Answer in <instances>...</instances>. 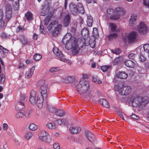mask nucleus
Instances as JSON below:
<instances>
[{
    "instance_id": "nucleus-1",
    "label": "nucleus",
    "mask_w": 149,
    "mask_h": 149,
    "mask_svg": "<svg viewBox=\"0 0 149 149\" xmlns=\"http://www.w3.org/2000/svg\"><path fill=\"white\" fill-rule=\"evenodd\" d=\"M62 42L65 44V48L67 50L72 49V54H78L80 49L78 45V41L76 38L69 33H67L64 36Z\"/></svg>"
},
{
    "instance_id": "nucleus-2",
    "label": "nucleus",
    "mask_w": 149,
    "mask_h": 149,
    "mask_svg": "<svg viewBox=\"0 0 149 149\" xmlns=\"http://www.w3.org/2000/svg\"><path fill=\"white\" fill-rule=\"evenodd\" d=\"M38 86L40 87V92L41 95L37 97V104L39 108L42 107L43 102L44 99L46 100L49 94V88L45 81L44 80L39 81L37 84Z\"/></svg>"
},
{
    "instance_id": "nucleus-3",
    "label": "nucleus",
    "mask_w": 149,
    "mask_h": 149,
    "mask_svg": "<svg viewBox=\"0 0 149 149\" xmlns=\"http://www.w3.org/2000/svg\"><path fill=\"white\" fill-rule=\"evenodd\" d=\"M12 7L10 4L6 6L5 15L4 16L3 11L0 10V29L3 28L5 23H6L12 17Z\"/></svg>"
},
{
    "instance_id": "nucleus-4",
    "label": "nucleus",
    "mask_w": 149,
    "mask_h": 149,
    "mask_svg": "<svg viewBox=\"0 0 149 149\" xmlns=\"http://www.w3.org/2000/svg\"><path fill=\"white\" fill-rule=\"evenodd\" d=\"M84 78H86V77L83 76ZM77 91L81 94H83L86 93L89 88L88 82L84 79L80 80L79 82L76 87Z\"/></svg>"
},
{
    "instance_id": "nucleus-5",
    "label": "nucleus",
    "mask_w": 149,
    "mask_h": 149,
    "mask_svg": "<svg viewBox=\"0 0 149 149\" xmlns=\"http://www.w3.org/2000/svg\"><path fill=\"white\" fill-rule=\"evenodd\" d=\"M146 97H144L143 100H145L144 101L143 100L142 97L141 96H137L136 95H130L128 98V100L131 102L132 105L135 104L136 105V106L138 105H140L142 104L143 102L144 103V104H147L149 101V99L147 98L146 99Z\"/></svg>"
},
{
    "instance_id": "nucleus-6",
    "label": "nucleus",
    "mask_w": 149,
    "mask_h": 149,
    "mask_svg": "<svg viewBox=\"0 0 149 149\" xmlns=\"http://www.w3.org/2000/svg\"><path fill=\"white\" fill-rule=\"evenodd\" d=\"M39 139L42 142L50 143L52 140L48 133L43 130H40L38 133Z\"/></svg>"
},
{
    "instance_id": "nucleus-7",
    "label": "nucleus",
    "mask_w": 149,
    "mask_h": 149,
    "mask_svg": "<svg viewBox=\"0 0 149 149\" xmlns=\"http://www.w3.org/2000/svg\"><path fill=\"white\" fill-rule=\"evenodd\" d=\"M53 51L54 53L58 56V58L60 61L68 63H70V61L69 60L63 58L62 52L58 47H54L53 48Z\"/></svg>"
},
{
    "instance_id": "nucleus-8",
    "label": "nucleus",
    "mask_w": 149,
    "mask_h": 149,
    "mask_svg": "<svg viewBox=\"0 0 149 149\" xmlns=\"http://www.w3.org/2000/svg\"><path fill=\"white\" fill-rule=\"evenodd\" d=\"M25 95L21 94L20 96V99L17 104L16 107L20 109L24 108L25 105Z\"/></svg>"
},
{
    "instance_id": "nucleus-9",
    "label": "nucleus",
    "mask_w": 149,
    "mask_h": 149,
    "mask_svg": "<svg viewBox=\"0 0 149 149\" xmlns=\"http://www.w3.org/2000/svg\"><path fill=\"white\" fill-rule=\"evenodd\" d=\"M147 29L146 25L143 22H141L138 28V31L142 34H145L147 31Z\"/></svg>"
},
{
    "instance_id": "nucleus-10",
    "label": "nucleus",
    "mask_w": 149,
    "mask_h": 149,
    "mask_svg": "<svg viewBox=\"0 0 149 149\" xmlns=\"http://www.w3.org/2000/svg\"><path fill=\"white\" fill-rule=\"evenodd\" d=\"M36 92L34 90H32L30 92L29 97V101L33 104H35L37 102L36 100ZM38 105V104H37Z\"/></svg>"
},
{
    "instance_id": "nucleus-11",
    "label": "nucleus",
    "mask_w": 149,
    "mask_h": 149,
    "mask_svg": "<svg viewBox=\"0 0 149 149\" xmlns=\"http://www.w3.org/2000/svg\"><path fill=\"white\" fill-rule=\"evenodd\" d=\"M131 87L129 86H125L122 88L121 91H120V94L123 95H127L131 91Z\"/></svg>"
},
{
    "instance_id": "nucleus-12",
    "label": "nucleus",
    "mask_w": 149,
    "mask_h": 149,
    "mask_svg": "<svg viewBox=\"0 0 149 149\" xmlns=\"http://www.w3.org/2000/svg\"><path fill=\"white\" fill-rule=\"evenodd\" d=\"M50 6L49 3L42 6V8L40 13V15L45 16L47 14L49 11Z\"/></svg>"
},
{
    "instance_id": "nucleus-13",
    "label": "nucleus",
    "mask_w": 149,
    "mask_h": 149,
    "mask_svg": "<svg viewBox=\"0 0 149 149\" xmlns=\"http://www.w3.org/2000/svg\"><path fill=\"white\" fill-rule=\"evenodd\" d=\"M69 8L70 11L73 14H75L79 12L77 6L73 3L72 2L70 3Z\"/></svg>"
},
{
    "instance_id": "nucleus-14",
    "label": "nucleus",
    "mask_w": 149,
    "mask_h": 149,
    "mask_svg": "<svg viewBox=\"0 0 149 149\" xmlns=\"http://www.w3.org/2000/svg\"><path fill=\"white\" fill-rule=\"evenodd\" d=\"M137 19L136 15L135 14H132L131 16L129 22L130 25L132 26H134L136 24V22Z\"/></svg>"
},
{
    "instance_id": "nucleus-15",
    "label": "nucleus",
    "mask_w": 149,
    "mask_h": 149,
    "mask_svg": "<svg viewBox=\"0 0 149 149\" xmlns=\"http://www.w3.org/2000/svg\"><path fill=\"white\" fill-rule=\"evenodd\" d=\"M69 130L72 134H76L80 131L81 129L79 127H78L71 126L70 127Z\"/></svg>"
},
{
    "instance_id": "nucleus-16",
    "label": "nucleus",
    "mask_w": 149,
    "mask_h": 149,
    "mask_svg": "<svg viewBox=\"0 0 149 149\" xmlns=\"http://www.w3.org/2000/svg\"><path fill=\"white\" fill-rule=\"evenodd\" d=\"M62 25L61 24H58L54 29L52 34L54 36H56L59 33L61 30Z\"/></svg>"
},
{
    "instance_id": "nucleus-17",
    "label": "nucleus",
    "mask_w": 149,
    "mask_h": 149,
    "mask_svg": "<svg viewBox=\"0 0 149 149\" xmlns=\"http://www.w3.org/2000/svg\"><path fill=\"white\" fill-rule=\"evenodd\" d=\"M137 36V34L136 32H132L129 34L128 38L130 42H134L136 40Z\"/></svg>"
},
{
    "instance_id": "nucleus-18",
    "label": "nucleus",
    "mask_w": 149,
    "mask_h": 149,
    "mask_svg": "<svg viewBox=\"0 0 149 149\" xmlns=\"http://www.w3.org/2000/svg\"><path fill=\"white\" fill-rule=\"evenodd\" d=\"M85 133L88 140L92 142L94 139V135L91 132L88 131H86Z\"/></svg>"
},
{
    "instance_id": "nucleus-19",
    "label": "nucleus",
    "mask_w": 149,
    "mask_h": 149,
    "mask_svg": "<svg viewBox=\"0 0 149 149\" xmlns=\"http://www.w3.org/2000/svg\"><path fill=\"white\" fill-rule=\"evenodd\" d=\"M70 22V16L69 14H67L64 17L63 20L64 26L66 27L69 24Z\"/></svg>"
},
{
    "instance_id": "nucleus-20",
    "label": "nucleus",
    "mask_w": 149,
    "mask_h": 149,
    "mask_svg": "<svg viewBox=\"0 0 149 149\" xmlns=\"http://www.w3.org/2000/svg\"><path fill=\"white\" fill-rule=\"evenodd\" d=\"M19 39L20 42L24 45H29L30 43V42L26 38H25L24 36H20Z\"/></svg>"
},
{
    "instance_id": "nucleus-21",
    "label": "nucleus",
    "mask_w": 149,
    "mask_h": 149,
    "mask_svg": "<svg viewBox=\"0 0 149 149\" xmlns=\"http://www.w3.org/2000/svg\"><path fill=\"white\" fill-rule=\"evenodd\" d=\"M125 65L129 68H133L135 66V63L132 61L127 60L125 62Z\"/></svg>"
},
{
    "instance_id": "nucleus-22",
    "label": "nucleus",
    "mask_w": 149,
    "mask_h": 149,
    "mask_svg": "<svg viewBox=\"0 0 149 149\" xmlns=\"http://www.w3.org/2000/svg\"><path fill=\"white\" fill-rule=\"evenodd\" d=\"M98 102L100 104L105 107H109L108 102L105 99L101 98L98 100Z\"/></svg>"
},
{
    "instance_id": "nucleus-23",
    "label": "nucleus",
    "mask_w": 149,
    "mask_h": 149,
    "mask_svg": "<svg viewBox=\"0 0 149 149\" xmlns=\"http://www.w3.org/2000/svg\"><path fill=\"white\" fill-rule=\"evenodd\" d=\"M33 133L31 131H29L25 133L24 138L27 140H29L33 136Z\"/></svg>"
},
{
    "instance_id": "nucleus-24",
    "label": "nucleus",
    "mask_w": 149,
    "mask_h": 149,
    "mask_svg": "<svg viewBox=\"0 0 149 149\" xmlns=\"http://www.w3.org/2000/svg\"><path fill=\"white\" fill-rule=\"evenodd\" d=\"M116 77L118 78L126 79L127 77V74L125 72H121L116 75Z\"/></svg>"
},
{
    "instance_id": "nucleus-25",
    "label": "nucleus",
    "mask_w": 149,
    "mask_h": 149,
    "mask_svg": "<svg viewBox=\"0 0 149 149\" xmlns=\"http://www.w3.org/2000/svg\"><path fill=\"white\" fill-rule=\"evenodd\" d=\"M115 11L116 13L120 16L123 15L125 13L124 10L122 8L120 7H117L115 8Z\"/></svg>"
},
{
    "instance_id": "nucleus-26",
    "label": "nucleus",
    "mask_w": 149,
    "mask_h": 149,
    "mask_svg": "<svg viewBox=\"0 0 149 149\" xmlns=\"http://www.w3.org/2000/svg\"><path fill=\"white\" fill-rule=\"evenodd\" d=\"M76 5L79 12L81 13H84V8L81 3L78 2Z\"/></svg>"
},
{
    "instance_id": "nucleus-27",
    "label": "nucleus",
    "mask_w": 149,
    "mask_h": 149,
    "mask_svg": "<svg viewBox=\"0 0 149 149\" xmlns=\"http://www.w3.org/2000/svg\"><path fill=\"white\" fill-rule=\"evenodd\" d=\"M35 65L33 66L31 68L29 71L28 72V73L26 74V76L28 78H30L31 76L32 75L34 71L35 68Z\"/></svg>"
},
{
    "instance_id": "nucleus-28",
    "label": "nucleus",
    "mask_w": 149,
    "mask_h": 149,
    "mask_svg": "<svg viewBox=\"0 0 149 149\" xmlns=\"http://www.w3.org/2000/svg\"><path fill=\"white\" fill-rule=\"evenodd\" d=\"M68 29L69 31L72 33H74L76 30V25L74 23H72Z\"/></svg>"
},
{
    "instance_id": "nucleus-29",
    "label": "nucleus",
    "mask_w": 149,
    "mask_h": 149,
    "mask_svg": "<svg viewBox=\"0 0 149 149\" xmlns=\"http://www.w3.org/2000/svg\"><path fill=\"white\" fill-rule=\"evenodd\" d=\"M93 22V19L91 16H88L87 18V25L88 26H91Z\"/></svg>"
},
{
    "instance_id": "nucleus-30",
    "label": "nucleus",
    "mask_w": 149,
    "mask_h": 149,
    "mask_svg": "<svg viewBox=\"0 0 149 149\" xmlns=\"http://www.w3.org/2000/svg\"><path fill=\"white\" fill-rule=\"evenodd\" d=\"M25 16L26 18L28 20L32 19L33 18V14L30 12H27L25 14Z\"/></svg>"
},
{
    "instance_id": "nucleus-31",
    "label": "nucleus",
    "mask_w": 149,
    "mask_h": 149,
    "mask_svg": "<svg viewBox=\"0 0 149 149\" xmlns=\"http://www.w3.org/2000/svg\"><path fill=\"white\" fill-rule=\"evenodd\" d=\"M46 126L49 129L51 130L55 129L56 128V125L54 123H48Z\"/></svg>"
},
{
    "instance_id": "nucleus-32",
    "label": "nucleus",
    "mask_w": 149,
    "mask_h": 149,
    "mask_svg": "<svg viewBox=\"0 0 149 149\" xmlns=\"http://www.w3.org/2000/svg\"><path fill=\"white\" fill-rule=\"evenodd\" d=\"M57 24V22L56 21H54L52 22H51L48 26L47 28L49 30H50L52 29L54 27L56 24Z\"/></svg>"
},
{
    "instance_id": "nucleus-33",
    "label": "nucleus",
    "mask_w": 149,
    "mask_h": 149,
    "mask_svg": "<svg viewBox=\"0 0 149 149\" xmlns=\"http://www.w3.org/2000/svg\"><path fill=\"white\" fill-rule=\"evenodd\" d=\"M29 129L35 131L38 129L37 126L35 124L31 123L29 126Z\"/></svg>"
},
{
    "instance_id": "nucleus-34",
    "label": "nucleus",
    "mask_w": 149,
    "mask_h": 149,
    "mask_svg": "<svg viewBox=\"0 0 149 149\" xmlns=\"http://www.w3.org/2000/svg\"><path fill=\"white\" fill-rule=\"evenodd\" d=\"M114 13V11L113 9L111 8L107 9L106 12L107 15L110 18V16L113 14Z\"/></svg>"
},
{
    "instance_id": "nucleus-35",
    "label": "nucleus",
    "mask_w": 149,
    "mask_h": 149,
    "mask_svg": "<svg viewBox=\"0 0 149 149\" xmlns=\"http://www.w3.org/2000/svg\"><path fill=\"white\" fill-rule=\"evenodd\" d=\"M109 25L112 31L113 32L116 31L117 26L116 24L112 23H109Z\"/></svg>"
},
{
    "instance_id": "nucleus-36",
    "label": "nucleus",
    "mask_w": 149,
    "mask_h": 149,
    "mask_svg": "<svg viewBox=\"0 0 149 149\" xmlns=\"http://www.w3.org/2000/svg\"><path fill=\"white\" fill-rule=\"evenodd\" d=\"M67 122V120L65 118L58 119L57 120V123L59 125H65Z\"/></svg>"
},
{
    "instance_id": "nucleus-37",
    "label": "nucleus",
    "mask_w": 149,
    "mask_h": 149,
    "mask_svg": "<svg viewBox=\"0 0 149 149\" xmlns=\"http://www.w3.org/2000/svg\"><path fill=\"white\" fill-rule=\"evenodd\" d=\"M120 16L119 15L116 14V15H114L113 14L112 15L110 16V19L113 20H116L119 19L120 18Z\"/></svg>"
},
{
    "instance_id": "nucleus-38",
    "label": "nucleus",
    "mask_w": 149,
    "mask_h": 149,
    "mask_svg": "<svg viewBox=\"0 0 149 149\" xmlns=\"http://www.w3.org/2000/svg\"><path fill=\"white\" fill-rule=\"evenodd\" d=\"M64 113L63 110L58 109L56 110V115L60 116H61L63 115Z\"/></svg>"
},
{
    "instance_id": "nucleus-39",
    "label": "nucleus",
    "mask_w": 149,
    "mask_h": 149,
    "mask_svg": "<svg viewBox=\"0 0 149 149\" xmlns=\"http://www.w3.org/2000/svg\"><path fill=\"white\" fill-rule=\"evenodd\" d=\"M92 81L96 84H100L102 83L101 80L98 79L97 76H93V77Z\"/></svg>"
},
{
    "instance_id": "nucleus-40",
    "label": "nucleus",
    "mask_w": 149,
    "mask_h": 149,
    "mask_svg": "<svg viewBox=\"0 0 149 149\" xmlns=\"http://www.w3.org/2000/svg\"><path fill=\"white\" fill-rule=\"evenodd\" d=\"M51 17V15L50 16L49 15H48L45 18L44 20L43 21L45 25H47L48 24Z\"/></svg>"
},
{
    "instance_id": "nucleus-41",
    "label": "nucleus",
    "mask_w": 149,
    "mask_h": 149,
    "mask_svg": "<svg viewBox=\"0 0 149 149\" xmlns=\"http://www.w3.org/2000/svg\"><path fill=\"white\" fill-rule=\"evenodd\" d=\"M81 33L82 36H88V31L86 28H84L81 32Z\"/></svg>"
},
{
    "instance_id": "nucleus-42",
    "label": "nucleus",
    "mask_w": 149,
    "mask_h": 149,
    "mask_svg": "<svg viewBox=\"0 0 149 149\" xmlns=\"http://www.w3.org/2000/svg\"><path fill=\"white\" fill-rule=\"evenodd\" d=\"M84 45L85 46H87L88 45H89L91 47L93 48L95 47V43L94 41H93L92 43H91V41H89V42H88L87 43L85 42L84 44Z\"/></svg>"
},
{
    "instance_id": "nucleus-43",
    "label": "nucleus",
    "mask_w": 149,
    "mask_h": 149,
    "mask_svg": "<svg viewBox=\"0 0 149 149\" xmlns=\"http://www.w3.org/2000/svg\"><path fill=\"white\" fill-rule=\"evenodd\" d=\"M23 113L21 111L17 112L15 115V117L17 118H21L23 116Z\"/></svg>"
},
{
    "instance_id": "nucleus-44",
    "label": "nucleus",
    "mask_w": 149,
    "mask_h": 149,
    "mask_svg": "<svg viewBox=\"0 0 149 149\" xmlns=\"http://www.w3.org/2000/svg\"><path fill=\"white\" fill-rule=\"evenodd\" d=\"M42 57V56L41 55L36 54L34 56V59L36 61H38Z\"/></svg>"
},
{
    "instance_id": "nucleus-45",
    "label": "nucleus",
    "mask_w": 149,
    "mask_h": 149,
    "mask_svg": "<svg viewBox=\"0 0 149 149\" xmlns=\"http://www.w3.org/2000/svg\"><path fill=\"white\" fill-rule=\"evenodd\" d=\"M122 88L120 87L118 85H116L114 87V89L116 91L119 92L120 94V91H121Z\"/></svg>"
},
{
    "instance_id": "nucleus-46",
    "label": "nucleus",
    "mask_w": 149,
    "mask_h": 149,
    "mask_svg": "<svg viewBox=\"0 0 149 149\" xmlns=\"http://www.w3.org/2000/svg\"><path fill=\"white\" fill-rule=\"evenodd\" d=\"M117 37V35L115 33L109 34L108 36L109 40L113 38H115Z\"/></svg>"
},
{
    "instance_id": "nucleus-47",
    "label": "nucleus",
    "mask_w": 149,
    "mask_h": 149,
    "mask_svg": "<svg viewBox=\"0 0 149 149\" xmlns=\"http://www.w3.org/2000/svg\"><path fill=\"white\" fill-rule=\"evenodd\" d=\"M0 49L2 50V52L3 53V56H5L6 55V53L8 52V50L7 49L5 48L3 46L0 45Z\"/></svg>"
},
{
    "instance_id": "nucleus-48",
    "label": "nucleus",
    "mask_w": 149,
    "mask_h": 149,
    "mask_svg": "<svg viewBox=\"0 0 149 149\" xmlns=\"http://www.w3.org/2000/svg\"><path fill=\"white\" fill-rule=\"evenodd\" d=\"M111 51L112 53L117 54H119L121 52V50L118 48L112 49L111 50Z\"/></svg>"
},
{
    "instance_id": "nucleus-49",
    "label": "nucleus",
    "mask_w": 149,
    "mask_h": 149,
    "mask_svg": "<svg viewBox=\"0 0 149 149\" xmlns=\"http://www.w3.org/2000/svg\"><path fill=\"white\" fill-rule=\"evenodd\" d=\"M60 70V68L59 67H53L51 68L49 71L50 72H53L59 71Z\"/></svg>"
},
{
    "instance_id": "nucleus-50",
    "label": "nucleus",
    "mask_w": 149,
    "mask_h": 149,
    "mask_svg": "<svg viewBox=\"0 0 149 149\" xmlns=\"http://www.w3.org/2000/svg\"><path fill=\"white\" fill-rule=\"evenodd\" d=\"M143 48L144 51L146 53H148L149 52V45L148 44H145L144 45Z\"/></svg>"
},
{
    "instance_id": "nucleus-51",
    "label": "nucleus",
    "mask_w": 149,
    "mask_h": 149,
    "mask_svg": "<svg viewBox=\"0 0 149 149\" xmlns=\"http://www.w3.org/2000/svg\"><path fill=\"white\" fill-rule=\"evenodd\" d=\"M143 4L146 7L149 8V0H143Z\"/></svg>"
},
{
    "instance_id": "nucleus-52",
    "label": "nucleus",
    "mask_w": 149,
    "mask_h": 149,
    "mask_svg": "<svg viewBox=\"0 0 149 149\" xmlns=\"http://www.w3.org/2000/svg\"><path fill=\"white\" fill-rule=\"evenodd\" d=\"M109 68V67L107 65L102 66L101 68V70L103 72L107 71L108 70Z\"/></svg>"
},
{
    "instance_id": "nucleus-53",
    "label": "nucleus",
    "mask_w": 149,
    "mask_h": 149,
    "mask_svg": "<svg viewBox=\"0 0 149 149\" xmlns=\"http://www.w3.org/2000/svg\"><path fill=\"white\" fill-rule=\"evenodd\" d=\"M31 112L29 111H25L24 112V115L26 118L29 117L30 116Z\"/></svg>"
},
{
    "instance_id": "nucleus-54",
    "label": "nucleus",
    "mask_w": 149,
    "mask_h": 149,
    "mask_svg": "<svg viewBox=\"0 0 149 149\" xmlns=\"http://www.w3.org/2000/svg\"><path fill=\"white\" fill-rule=\"evenodd\" d=\"M65 79L64 81V82L68 83L72 82L71 79L72 77H68L65 78Z\"/></svg>"
},
{
    "instance_id": "nucleus-55",
    "label": "nucleus",
    "mask_w": 149,
    "mask_h": 149,
    "mask_svg": "<svg viewBox=\"0 0 149 149\" xmlns=\"http://www.w3.org/2000/svg\"><path fill=\"white\" fill-rule=\"evenodd\" d=\"M11 1H13V4H15L16 6L18 7L19 5V0H9Z\"/></svg>"
},
{
    "instance_id": "nucleus-56",
    "label": "nucleus",
    "mask_w": 149,
    "mask_h": 149,
    "mask_svg": "<svg viewBox=\"0 0 149 149\" xmlns=\"http://www.w3.org/2000/svg\"><path fill=\"white\" fill-rule=\"evenodd\" d=\"M53 146L55 149H59L60 148L59 145L58 143H54L53 145Z\"/></svg>"
},
{
    "instance_id": "nucleus-57",
    "label": "nucleus",
    "mask_w": 149,
    "mask_h": 149,
    "mask_svg": "<svg viewBox=\"0 0 149 149\" xmlns=\"http://www.w3.org/2000/svg\"><path fill=\"white\" fill-rule=\"evenodd\" d=\"M135 55L133 53H131L128 56L129 58L131 59H133L135 57Z\"/></svg>"
},
{
    "instance_id": "nucleus-58",
    "label": "nucleus",
    "mask_w": 149,
    "mask_h": 149,
    "mask_svg": "<svg viewBox=\"0 0 149 149\" xmlns=\"http://www.w3.org/2000/svg\"><path fill=\"white\" fill-rule=\"evenodd\" d=\"M40 32L42 33H44L45 32V31L44 30V26L42 25H40Z\"/></svg>"
},
{
    "instance_id": "nucleus-59",
    "label": "nucleus",
    "mask_w": 149,
    "mask_h": 149,
    "mask_svg": "<svg viewBox=\"0 0 149 149\" xmlns=\"http://www.w3.org/2000/svg\"><path fill=\"white\" fill-rule=\"evenodd\" d=\"M131 117L132 118L136 120H137L139 118V117L138 116L134 114H132V115H131Z\"/></svg>"
},
{
    "instance_id": "nucleus-60",
    "label": "nucleus",
    "mask_w": 149,
    "mask_h": 149,
    "mask_svg": "<svg viewBox=\"0 0 149 149\" xmlns=\"http://www.w3.org/2000/svg\"><path fill=\"white\" fill-rule=\"evenodd\" d=\"M146 58L143 55H141L140 56V60L142 62H144Z\"/></svg>"
},
{
    "instance_id": "nucleus-61",
    "label": "nucleus",
    "mask_w": 149,
    "mask_h": 149,
    "mask_svg": "<svg viewBox=\"0 0 149 149\" xmlns=\"http://www.w3.org/2000/svg\"><path fill=\"white\" fill-rule=\"evenodd\" d=\"M3 129L4 130H6L8 128V126L7 124L4 123L3 125Z\"/></svg>"
},
{
    "instance_id": "nucleus-62",
    "label": "nucleus",
    "mask_w": 149,
    "mask_h": 149,
    "mask_svg": "<svg viewBox=\"0 0 149 149\" xmlns=\"http://www.w3.org/2000/svg\"><path fill=\"white\" fill-rule=\"evenodd\" d=\"M5 79V76L4 75H2L1 78L0 79L1 83H3L4 82Z\"/></svg>"
},
{
    "instance_id": "nucleus-63",
    "label": "nucleus",
    "mask_w": 149,
    "mask_h": 149,
    "mask_svg": "<svg viewBox=\"0 0 149 149\" xmlns=\"http://www.w3.org/2000/svg\"><path fill=\"white\" fill-rule=\"evenodd\" d=\"M24 67V65L22 63H20L19 65V69L23 68Z\"/></svg>"
},
{
    "instance_id": "nucleus-64",
    "label": "nucleus",
    "mask_w": 149,
    "mask_h": 149,
    "mask_svg": "<svg viewBox=\"0 0 149 149\" xmlns=\"http://www.w3.org/2000/svg\"><path fill=\"white\" fill-rule=\"evenodd\" d=\"M119 61V58H115L113 61V64H116L117 63H118Z\"/></svg>"
}]
</instances>
